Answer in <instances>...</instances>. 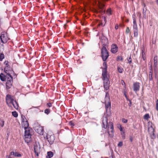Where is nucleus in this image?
Segmentation results:
<instances>
[{
	"label": "nucleus",
	"instance_id": "nucleus-1",
	"mask_svg": "<svg viewBox=\"0 0 158 158\" xmlns=\"http://www.w3.org/2000/svg\"><path fill=\"white\" fill-rule=\"evenodd\" d=\"M33 127L34 130L37 133L41 135H43V127L39 125L37 123H35L34 124Z\"/></svg>",
	"mask_w": 158,
	"mask_h": 158
},
{
	"label": "nucleus",
	"instance_id": "nucleus-2",
	"mask_svg": "<svg viewBox=\"0 0 158 158\" xmlns=\"http://www.w3.org/2000/svg\"><path fill=\"white\" fill-rule=\"evenodd\" d=\"M101 53L102 60L105 61L109 56L108 52L105 47L103 46L102 48Z\"/></svg>",
	"mask_w": 158,
	"mask_h": 158
},
{
	"label": "nucleus",
	"instance_id": "nucleus-3",
	"mask_svg": "<svg viewBox=\"0 0 158 158\" xmlns=\"http://www.w3.org/2000/svg\"><path fill=\"white\" fill-rule=\"evenodd\" d=\"M4 72L6 74H13L15 77L17 76L16 74L15 73L10 66H5L4 68Z\"/></svg>",
	"mask_w": 158,
	"mask_h": 158
},
{
	"label": "nucleus",
	"instance_id": "nucleus-4",
	"mask_svg": "<svg viewBox=\"0 0 158 158\" xmlns=\"http://www.w3.org/2000/svg\"><path fill=\"white\" fill-rule=\"evenodd\" d=\"M0 38L1 42L3 44H5L9 40V38L7 37L6 34L3 32L1 33Z\"/></svg>",
	"mask_w": 158,
	"mask_h": 158
},
{
	"label": "nucleus",
	"instance_id": "nucleus-5",
	"mask_svg": "<svg viewBox=\"0 0 158 158\" xmlns=\"http://www.w3.org/2000/svg\"><path fill=\"white\" fill-rule=\"evenodd\" d=\"M45 138L47 139L50 145H52L53 143L55 138L54 136L53 135H50L47 134Z\"/></svg>",
	"mask_w": 158,
	"mask_h": 158
},
{
	"label": "nucleus",
	"instance_id": "nucleus-6",
	"mask_svg": "<svg viewBox=\"0 0 158 158\" xmlns=\"http://www.w3.org/2000/svg\"><path fill=\"white\" fill-rule=\"evenodd\" d=\"M105 105L106 112L105 115L106 114L107 116H109L110 114L111 103L110 102H106Z\"/></svg>",
	"mask_w": 158,
	"mask_h": 158
},
{
	"label": "nucleus",
	"instance_id": "nucleus-7",
	"mask_svg": "<svg viewBox=\"0 0 158 158\" xmlns=\"http://www.w3.org/2000/svg\"><path fill=\"white\" fill-rule=\"evenodd\" d=\"M6 103L9 106H10V104H12L15 101L12 96L9 94H7L6 96Z\"/></svg>",
	"mask_w": 158,
	"mask_h": 158
},
{
	"label": "nucleus",
	"instance_id": "nucleus-8",
	"mask_svg": "<svg viewBox=\"0 0 158 158\" xmlns=\"http://www.w3.org/2000/svg\"><path fill=\"white\" fill-rule=\"evenodd\" d=\"M34 152L37 156L39 155V154L40 152V147L39 143H35L34 145Z\"/></svg>",
	"mask_w": 158,
	"mask_h": 158
},
{
	"label": "nucleus",
	"instance_id": "nucleus-9",
	"mask_svg": "<svg viewBox=\"0 0 158 158\" xmlns=\"http://www.w3.org/2000/svg\"><path fill=\"white\" fill-rule=\"evenodd\" d=\"M106 114L105 115L104 114V116L103 118V127L105 129H106L107 128V127H108V125L109 124V123H108V118Z\"/></svg>",
	"mask_w": 158,
	"mask_h": 158
},
{
	"label": "nucleus",
	"instance_id": "nucleus-10",
	"mask_svg": "<svg viewBox=\"0 0 158 158\" xmlns=\"http://www.w3.org/2000/svg\"><path fill=\"white\" fill-rule=\"evenodd\" d=\"M107 128L108 130V134H109L110 135V132H111L112 134L111 135L112 136V135H113L114 132V126L113 123L111 122H110L109 123L108 127H107Z\"/></svg>",
	"mask_w": 158,
	"mask_h": 158
},
{
	"label": "nucleus",
	"instance_id": "nucleus-11",
	"mask_svg": "<svg viewBox=\"0 0 158 158\" xmlns=\"http://www.w3.org/2000/svg\"><path fill=\"white\" fill-rule=\"evenodd\" d=\"M24 136L25 138L30 139L31 138V135L30 131L31 130V128L28 127L26 129H24Z\"/></svg>",
	"mask_w": 158,
	"mask_h": 158
},
{
	"label": "nucleus",
	"instance_id": "nucleus-12",
	"mask_svg": "<svg viewBox=\"0 0 158 158\" xmlns=\"http://www.w3.org/2000/svg\"><path fill=\"white\" fill-rule=\"evenodd\" d=\"M140 83L138 82H135L134 83L133 89L134 91L136 93L139 90Z\"/></svg>",
	"mask_w": 158,
	"mask_h": 158
},
{
	"label": "nucleus",
	"instance_id": "nucleus-13",
	"mask_svg": "<svg viewBox=\"0 0 158 158\" xmlns=\"http://www.w3.org/2000/svg\"><path fill=\"white\" fill-rule=\"evenodd\" d=\"M101 42L103 46L105 47L108 44V39L107 38L103 35H102V36L101 37Z\"/></svg>",
	"mask_w": 158,
	"mask_h": 158
},
{
	"label": "nucleus",
	"instance_id": "nucleus-14",
	"mask_svg": "<svg viewBox=\"0 0 158 158\" xmlns=\"http://www.w3.org/2000/svg\"><path fill=\"white\" fill-rule=\"evenodd\" d=\"M110 81L108 78L103 79L104 86L106 90H107L109 88Z\"/></svg>",
	"mask_w": 158,
	"mask_h": 158
},
{
	"label": "nucleus",
	"instance_id": "nucleus-15",
	"mask_svg": "<svg viewBox=\"0 0 158 158\" xmlns=\"http://www.w3.org/2000/svg\"><path fill=\"white\" fill-rule=\"evenodd\" d=\"M111 52L114 54L116 53L118 51V47L116 44H113L111 45Z\"/></svg>",
	"mask_w": 158,
	"mask_h": 158
},
{
	"label": "nucleus",
	"instance_id": "nucleus-16",
	"mask_svg": "<svg viewBox=\"0 0 158 158\" xmlns=\"http://www.w3.org/2000/svg\"><path fill=\"white\" fill-rule=\"evenodd\" d=\"M133 27L134 36L135 37H137L138 36V31L137 25H133Z\"/></svg>",
	"mask_w": 158,
	"mask_h": 158
},
{
	"label": "nucleus",
	"instance_id": "nucleus-17",
	"mask_svg": "<svg viewBox=\"0 0 158 158\" xmlns=\"http://www.w3.org/2000/svg\"><path fill=\"white\" fill-rule=\"evenodd\" d=\"M105 6V5L102 3H100L98 6V8L100 11L102 12V13H104L105 12V10L104 9V7Z\"/></svg>",
	"mask_w": 158,
	"mask_h": 158
},
{
	"label": "nucleus",
	"instance_id": "nucleus-18",
	"mask_svg": "<svg viewBox=\"0 0 158 158\" xmlns=\"http://www.w3.org/2000/svg\"><path fill=\"white\" fill-rule=\"evenodd\" d=\"M107 73V68L106 67L103 69L102 73V76L103 79L108 78L106 74Z\"/></svg>",
	"mask_w": 158,
	"mask_h": 158
},
{
	"label": "nucleus",
	"instance_id": "nucleus-19",
	"mask_svg": "<svg viewBox=\"0 0 158 158\" xmlns=\"http://www.w3.org/2000/svg\"><path fill=\"white\" fill-rule=\"evenodd\" d=\"M12 82L13 81H9V80H7V81H6V89H9L11 88Z\"/></svg>",
	"mask_w": 158,
	"mask_h": 158
},
{
	"label": "nucleus",
	"instance_id": "nucleus-20",
	"mask_svg": "<svg viewBox=\"0 0 158 158\" xmlns=\"http://www.w3.org/2000/svg\"><path fill=\"white\" fill-rule=\"evenodd\" d=\"M105 103L109 102H110V99L109 96V94L108 92H107L106 93L105 98Z\"/></svg>",
	"mask_w": 158,
	"mask_h": 158
},
{
	"label": "nucleus",
	"instance_id": "nucleus-21",
	"mask_svg": "<svg viewBox=\"0 0 158 158\" xmlns=\"http://www.w3.org/2000/svg\"><path fill=\"white\" fill-rule=\"evenodd\" d=\"M11 74H7L6 75V80H9V81H13V77L11 75Z\"/></svg>",
	"mask_w": 158,
	"mask_h": 158
},
{
	"label": "nucleus",
	"instance_id": "nucleus-22",
	"mask_svg": "<svg viewBox=\"0 0 158 158\" xmlns=\"http://www.w3.org/2000/svg\"><path fill=\"white\" fill-rule=\"evenodd\" d=\"M22 125L23 126L24 129H26L29 127V123L27 121L22 122Z\"/></svg>",
	"mask_w": 158,
	"mask_h": 158
},
{
	"label": "nucleus",
	"instance_id": "nucleus-23",
	"mask_svg": "<svg viewBox=\"0 0 158 158\" xmlns=\"http://www.w3.org/2000/svg\"><path fill=\"white\" fill-rule=\"evenodd\" d=\"M10 155H13L15 156L20 157L21 156V155L18 152H11L10 153Z\"/></svg>",
	"mask_w": 158,
	"mask_h": 158
},
{
	"label": "nucleus",
	"instance_id": "nucleus-24",
	"mask_svg": "<svg viewBox=\"0 0 158 158\" xmlns=\"http://www.w3.org/2000/svg\"><path fill=\"white\" fill-rule=\"evenodd\" d=\"M0 79L2 81H5L6 80V75L2 73H1L0 74Z\"/></svg>",
	"mask_w": 158,
	"mask_h": 158
},
{
	"label": "nucleus",
	"instance_id": "nucleus-25",
	"mask_svg": "<svg viewBox=\"0 0 158 158\" xmlns=\"http://www.w3.org/2000/svg\"><path fill=\"white\" fill-rule=\"evenodd\" d=\"M12 104L16 109L18 110V109L19 107V104L16 100H15Z\"/></svg>",
	"mask_w": 158,
	"mask_h": 158
},
{
	"label": "nucleus",
	"instance_id": "nucleus-26",
	"mask_svg": "<svg viewBox=\"0 0 158 158\" xmlns=\"http://www.w3.org/2000/svg\"><path fill=\"white\" fill-rule=\"evenodd\" d=\"M145 6V4H144V7L143 9V18L145 19H146V8H145V10L144 7Z\"/></svg>",
	"mask_w": 158,
	"mask_h": 158
},
{
	"label": "nucleus",
	"instance_id": "nucleus-27",
	"mask_svg": "<svg viewBox=\"0 0 158 158\" xmlns=\"http://www.w3.org/2000/svg\"><path fill=\"white\" fill-rule=\"evenodd\" d=\"M148 77H149V81H152L153 79V77H152V72H149V74H148Z\"/></svg>",
	"mask_w": 158,
	"mask_h": 158
},
{
	"label": "nucleus",
	"instance_id": "nucleus-28",
	"mask_svg": "<svg viewBox=\"0 0 158 158\" xmlns=\"http://www.w3.org/2000/svg\"><path fill=\"white\" fill-rule=\"evenodd\" d=\"M48 156H47L52 157L53 156V153L52 151H49L47 152Z\"/></svg>",
	"mask_w": 158,
	"mask_h": 158
},
{
	"label": "nucleus",
	"instance_id": "nucleus-29",
	"mask_svg": "<svg viewBox=\"0 0 158 158\" xmlns=\"http://www.w3.org/2000/svg\"><path fill=\"white\" fill-rule=\"evenodd\" d=\"M106 13L107 15L110 16L112 14V11L111 9L109 8L106 11Z\"/></svg>",
	"mask_w": 158,
	"mask_h": 158
},
{
	"label": "nucleus",
	"instance_id": "nucleus-30",
	"mask_svg": "<svg viewBox=\"0 0 158 158\" xmlns=\"http://www.w3.org/2000/svg\"><path fill=\"white\" fill-rule=\"evenodd\" d=\"M5 58L4 54L3 53H1L0 54V61H2Z\"/></svg>",
	"mask_w": 158,
	"mask_h": 158
},
{
	"label": "nucleus",
	"instance_id": "nucleus-31",
	"mask_svg": "<svg viewBox=\"0 0 158 158\" xmlns=\"http://www.w3.org/2000/svg\"><path fill=\"white\" fill-rule=\"evenodd\" d=\"M21 118L22 123L24 122V121H27V119H26L25 116L23 114H22L21 115Z\"/></svg>",
	"mask_w": 158,
	"mask_h": 158
},
{
	"label": "nucleus",
	"instance_id": "nucleus-32",
	"mask_svg": "<svg viewBox=\"0 0 158 158\" xmlns=\"http://www.w3.org/2000/svg\"><path fill=\"white\" fill-rule=\"evenodd\" d=\"M12 115L15 117L16 118L18 116V114L16 111H14L12 112Z\"/></svg>",
	"mask_w": 158,
	"mask_h": 158
},
{
	"label": "nucleus",
	"instance_id": "nucleus-33",
	"mask_svg": "<svg viewBox=\"0 0 158 158\" xmlns=\"http://www.w3.org/2000/svg\"><path fill=\"white\" fill-rule=\"evenodd\" d=\"M50 112V111L49 109H46L44 111V113L47 114H48Z\"/></svg>",
	"mask_w": 158,
	"mask_h": 158
},
{
	"label": "nucleus",
	"instance_id": "nucleus-34",
	"mask_svg": "<svg viewBox=\"0 0 158 158\" xmlns=\"http://www.w3.org/2000/svg\"><path fill=\"white\" fill-rule=\"evenodd\" d=\"M4 125V121L2 119L0 120V125L2 127H3Z\"/></svg>",
	"mask_w": 158,
	"mask_h": 158
},
{
	"label": "nucleus",
	"instance_id": "nucleus-35",
	"mask_svg": "<svg viewBox=\"0 0 158 158\" xmlns=\"http://www.w3.org/2000/svg\"><path fill=\"white\" fill-rule=\"evenodd\" d=\"M149 114H145V115L144 116V118L145 119L147 120L149 118Z\"/></svg>",
	"mask_w": 158,
	"mask_h": 158
},
{
	"label": "nucleus",
	"instance_id": "nucleus-36",
	"mask_svg": "<svg viewBox=\"0 0 158 158\" xmlns=\"http://www.w3.org/2000/svg\"><path fill=\"white\" fill-rule=\"evenodd\" d=\"M121 135L122 136V139H124L125 138V132L123 131L121 132Z\"/></svg>",
	"mask_w": 158,
	"mask_h": 158
},
{
	"label": "nucleus",
	"instance_id": "nucleus-37",
	"mask_svg": "<svg viewBox=\"0 0 158 158\" xmlns=\"http://www.w3.org/2000/svg\"><path fill=\"white\" fill-rule=\"evenodd\" d=\"M69 124L70 126H71L72 127L74 126L75 125L74 123L72 121H70L69 122Z\"/></svg>",
	"mask_w": 158,
	"mask_h": 158
},
{
	"label": "nucleus",
	"instance_id": "nucleus-38",
	"mask_svg": "<svg viewBox=\"0 0 158 158\" xmlns=\"http://www.w3.org/2000/svg\"><path fill=\"white\" fill-rule=\"evenodd\" d=\"M153 67L154 73H158V69H157V66H153Z\"/></svg>",
	"mask_w": 158,
	"mask_h": 158
},
{
	"label": "nucleus",
	"instance_id": "nucleus-39",
	"mask_svg": "<svg viewBox=\"0 0 158 158\" xmlns=\"http://www.w3.org/2000/svg\"><path fill=\"white\" fill-rule=\"evenodd\" d=\"M127 60L128 61V63L129 64H131L132 62L131 59V56L129 58H127Z\"/></svg>",
	"mask_w": 158,
	"mask_h": 158
},
{
	"label": "nucleus",
	"instance_id": "nucleus-40",
	"mask_svg": "<svg viewBox=\"0 0 158 158\" xmlns=\"http://www.w3.org/2000/svg\"><path fill=\"white\" fill-rule=\"evenodd\" d=\"M142 56H145V50L143 48L142 49Z\"/></svg>",
	"mask_w": 158,
	"mask_h": 158
},
{
	"label": "nucleus",
	"instance_id": "nucleus-41",
	"mask_svg": "<svg viewBox=\"0 0 158 158\" xmlns=\"http://www.w3.org/2000/svg\"><path fill=\"white\" fill-rule=\"evenodd\" d=\"M118 72L119 73H122L123 71V69L122 68H121L119 67H118Z\"/></svg>",
	"mask_w": 158,
	"mask_h": 158
},
{
	"label": "nucleus",
	"instance_id": "nucleus-42",
	"mask_svg": "<svg viewBox=\"0 0 158 158\" xmlns=\"http://www.w3.org/2000/svg\"><path fill=\"white\" fill-rule=\"evenodd\" d=\"M156 109L158 111V99H157L156 102Z\"/></svg>",
	"mask_w": 158,
	"mask_h": 158
},
{
	"label": "nucleus",
	"instance_id": "nucleus-43",
	"mask_svg": "<svg viewBox=\"0 0 158 158\" xmlns=\"http://www.w3.org/2000/svg\"><path fill=\"white\" fill-rule=\"evenodd\" d=\"M123 145V143L122 141H120L118 144V146L121 147Z\"/></svg>",
	"mask_w": 158,
	"mask_h": 158
},
{
	"label": "nucleus",
	"instance_id": "nucleus-44",
	"mask_svg": "<svg viewBox=\"0 0 158 158\" xmlns=\"http://www.w3.org/2000/svg\"><path fill=\"white\" fill-rule=\"evenodd\" d=\"M123 59L122 56H118L117 57V60H123Z\"/></svg>",
	"mask_w": 158,
	"mask_h": 158
},
{
	"label": "nucleus",
	"instance_id": "nucleus-45",
	"mask_svg": "<svg viewBox=\"0 0 158 158\" xmlns=\"http://www.w3.org/2000/svg\"><path fill=\"white\" fill-rule=\"evenodd\" d=\"M151 137L152 139H154L156 138V136L155 135L154 133H153L151 135Z\"/></svg>",
	"mask_w": 158,
	"mask_h": 158
},
{
	"label": "nucleus",
	"instance_id": "nucleus-46",
	"mask_svg": "<svg viewBox=\"0 0 158 158\" xmlns=\"http://www.w3.org/2000/svg\"><path fill=\"white\" fill-rule=\"evenodd\" d=\"M4 64L6 65V66H9V62L8 61L6 60L4 62Z\"/></svg>",
	"mask_w": 158,
	"mask_h": 158
},
{
	"label": "nucleus",
	"instance_id": "nucleus-47",
	"mask_svg": "<svg viewBox=\"0 0 158 158\" xmlns=\"http://www.w3.org/2000/svg\"><path fill=\"white\" fill-rule=\"evenodd\" d=\"M47 105L49 107H50L52 106V103L51 102H48L47 103Z\"/></svg>",
	"mask_w": 158,
	"mask_h": 158
},
{
	"label": "nucleus",
	"instance_id": "nucleus-48",
	"mask_svg": "<svg viewBox=\"0 0 158 158\" xmlns=\"http://www.w3.org/2000/svg\"><path fill=\"white\" fill-rule=\"evenodd\" d=\"M122 122L124 123H127V120L125 118H123L122 119Z\"/></svg>",
	"mask_w": 158,
	"mask_h": 158
},
{
	"label": "nucleus",
	"instance_id": "nucleus-49",
	"mask_svg": "<svg viewBox=\"0 0 158 158\" xmlns=\"http://www.w3.org/2000/svg\"><path fill=\"white\" fill-rule=\"evenodd\" d=\"M157 65V61H154L153 66H156Z\"/></svg>",
	"mask_w": 158,
	"mask_h": 158
},
{
	"label": "nucleus",
	"instance_id": "nucleus-50",
	"mask_svg": "<svg viewBox=\"0 0 158 158\" xmlns=\"http://www.w3.org/2000/svg\"><path fill=\"white\" fill-rule=\"evenodd\" d=\"M149 69L150 70V72H152L153 69H152V64L149 67Z\"/></svg>",
	"mask_w": 158,
	"mask_h": 158
},
{
	"label": "nucleus",
	"instance_id": "nucleus-51",
	"mask_svg": "<svg viewBox=\"0 0 158 158\" xmlns=\"http://www.w3.org/2000/svg\"><path fill=\"white\" fill-rule=\"evenodd\" d=\"M133 25H137L135 19H133Z\"/></svg>",
	"mask_w": 158,
	"mask_h": 158
},
{
	"label": "nucleus",
	"instance_id": "nucleus-52",
	"mask_svg": "<svg viewBox=\"0 0 158 158\" xmlns=\"http://www.w3.org/2000/svg\"><path fill=\"white\" fill-rule=\"evenodd\" d=\"M157 56H155L154 57V61H157Z\"/></svg>",
	"mask_w": 158,
	"mask_h": 158
},
{
	"label": "nucleus",
	"instance_id": "nucleus-53",
	"mask_svg": "<svg viewBox=\"0 0 158 158\" xmlns=\"http://www.w3.org/2000/svg\"><path fill=\"white\" fill-rule=\"evenodd\" d=\"M133 137L131 136H130V140L131 142H132L133 141Z\"/></svg>",
	"mask_w": 158,
	"mask_h": 158
},
{
	"label": "nucleus",
	"instance_id": "nucleus-54",
	"mask_svg": "<svg viewBox=\"0 0 158 158\" xmlns=\"http://www.w3.org/2000/svg\"><path fill=\"white\" fill-rule=\"evenodd\" d=\"M129 31H130V30H129V28L128 27H127L126 30V32L127 33H129Z\"/></svg>",
	"mask_w": 158,
	"mask_h": 158
},
{
	"label": "nucleus",
	"instance_id": "nucleus-55",
	"mask_svg": "<svg viewBox=\"0 0 158 158\" xmlns=\"http://www.w3.org/2000/svg\"><path fill=\"white\" fill-rule=\"evenodd\" d=\"M155 73V78H156L157 77H158V73Z\"/></svg>",
	"mask_w": 158,
	"mask_h": 158
},
{
	"label": "nucleus",
	"instance_id": "nucleus-56",
	"mask_svg": "<svg viewBox=\"0 0 158 158\" xmlns=\"http://www.w3.org/2000/svg\"><path fill=\"white\" fill-rule=\"evenodd\" d=\"M129 106L130 107H131V104H132L131 102V100H129Z\"/></svg>",
	"mask_w": 158,
	"mask_h": 158
},
{
	"label": "nucleus",
	"instance_id": "nucleus-57",
	"mask_svg": "<svg viewBox=\"0 0 158 158\" xmlns=\"http://www.w3.org/2000/svg\"><path fill=\"white\" fill-rule=\"evenodd\" d=\"M126 93H127L124 90L123 91V94L125 96H127L126 94Z\"/></svg>",
	"mask_w": 158,
	"mask_h": 158
},
{
	"label": "nucleus",
	"instance_id": "nucleus-58",
	"mask_svg": "<svg viewBox=\"0 0 158 158\" xmlns=\"http://www.w3.org/2000/svg\"><path fill=\"white\" fill-rule=\"evenodd\" d=\"M103 66H104L105 67V68L106 67L107 68V67L106 66V62H104L103 63Z\"/></svg>",
	"mask_w": 158,
	"mask_h": 158
},
{
	"label": "nucleus",
	"instance_id": "nucleus-59",
	"mask_svg": "<svg viewBox=\"0 0 158 158\" xmlns=\"http://www.w3.org/2000/svg\"><path fill=\"white\" fill-rule=\"evenodd\" d=\"M125 98H126V99L127 100L129 101V100H130V99H129V98H128V97H127V96H125Z\"/></svg>",
	"mask_w": 158,
	"mask_h": 158
},
{
	"label": "nucleus",
	"instance_id": "nucleus-60",
	"mask_svg": "<svg viewBox=\"0 0 158 158\" xmlns=\"http://www.w3.org/2000/svg\"><path fill=\"white\" fill-rule=\"evenodd\" d=\"M118 25H116L115 27V29L117 30L118 29Z\"/></svg>",
	"mask_w": 158,
	"mask_h": 158
},
{
	"label": "nucleus",
	"instance_id": "nucleus-61",
	"mask_svg": "<svg viewBox=\"0 0 158 158\" xmlns=\"http://www.w3.org/2000/svg\"><path fill=\"white\" fill-rule=\"evenodd\" d=\"M142 58L143 60H145V56H142Z\"/></svg>",
	"mask_w": 158,
	"mask_h": 158
},
{
	"label": "nucleus",
	"instance_id": "nucleus-62",
	"mask_svg": "<svg viewBox=\"0 0 158 158\" xmlns=\"http://www.w3.org/2000/svg\"><path fill=\"white\" fill-rule=\"evenodd\" d=\"M120 131H122L123 130V129L122 127L120 126Z\"/></svg>",
	"mask_w": 158,
	"mask_h": 158
},
{
	"label": "nucleus",
	"instance_id": "nucleus-63",
	"mask_svg": "<svg viewBox=\"0 0 158 158\" xmlns=\"http://www.w3.org/2000/svg\"><path fill=\"white\" fill-rule=\"evenodd\" d=\"M156 2L157 4V5H158V0H156Z\"/></svg>",
	"mask_w": 158,
	"mask_h": 158
},
{
	"label": "nucleus",
	"instance_id": "nucleus-64",
	"mask_svg": "<svg viewBox=\"0 0 158 158\" xmlns=\"http://www.w3.org/2000/svg\"><path fill=\"white\" fill-rule=\"evenodd\" d=\"M37 107H34V106H33L31 108H37Z\"/></svg>",
	"mask_w": 158,
	"mask_h": 158
}]
</instances>
